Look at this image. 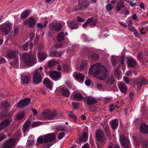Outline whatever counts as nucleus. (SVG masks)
I'll return each instance as SVG.
<instances>
[{"instance_id":"nucleus-31","label":"nucleus","mask_w":148,"mask_h":148,"mask_svg":"<svg viewBox=\"0 0 148 148\" xmlns=\"http://www.w3.org/2000/svg\"><path fill=\"white\" fill-rule=\"evenodd\" d=\"M48 23V21L46 20L45 21L44 24H42L41 23H39L36 26L39 29H43V28H45L46 27Z\"/></svg>"},{"instance_id":"nucleus-35","label":"nucleus","mask_w":148,"mask_h":148,"mask_svg":"<svg viewBox=\"0 0 148 148\" xmlns=\"http://www.w3.org/2000/svg\"><path fill=\"white\" fill-rule=\"evenodd\" d=\"M124 6L125 5L123 2L122 1H120L118 3L116 6V10L118 11H120L121 8L124 7Z\"/></svg>"},{"instance_id":"nucleus-44","label":"nucleus","mask_w":148,"mask_h":148,"mask_svg":"<svg viewBox=\"0 0 148 148\" xmlns=\"http://www.w3.org/2000/svg\"><path fill=\"white\" fill-rule=\"evenodd\" d=\"M61 55V54L59 53H58L56 52H53L52 49L50 52V56L52 57H59Z\"/></svg>"},{"instance_id":"nucleus-37","label":"nucleus","mask_w":148,"mask_h":148,"mask_svg":"<svg viewBox=\"0 0 148 148\" xmlns=\"http://www.w3.org/2000/svg\"><path fill=\"white\" fill-rule=\"evenodd\" d=\"M29 13L30 11L29 10L24 11L21 14V18L22 19L27 18L29 16Z\"/></svg>"},{"instance_id":"nucleus-5","label":"nucleus","mask_w":148,"mask_h":148,"mask_svg":"<svg viewBox=\"0 0 148 148\" xmlns=\"http://www.w3.org/2000/svg\"><path fill=\"white\" fill-rule=\"evenodd\" d=\"M119 140L121 145L125 148H128L130 145V142L128 139L125 138L121 135L119 136Z\"/></svg>"},{"instance_id":"nucleus-15","label":"nucleus","mask_w":148,"mask_h":148,"mask_svg":"<svg viewBox=\"0 0 148 148\" xmlns=\"http://www.w3.org/2000/svg\"><path fill=\"white\" fill-rule=\"evenodd\" d=\"M147 84H148V81L147 79L142 78L137 80L136 84L138 86V88L139 89L143 85Z\"/></svg>"},{"instance_id":"nucleus-49","label":"nucleus","mask_w":148,"mask_h":148,"mask_svg":"<svg viewBox=\"0 0 148 148\" xmlns=\"http://www.w3.org/2000/svg\"><path fill=\"white\" fill-rule=\"evenodd\" d=\"M65 134L64 132H61L59 133L58 136V137L60 139H62L65 135Z\"/></svg>"},{"instance_id":"nucleus-30","label":"nucleus","mask_w":148,"mask_h":148,"mask_svg":"<svg viewBox=\"0 0 148 148\" xmlns=\"http://www.w3.org/2000/svg\"><path fill=\"white\" fill-rule=\"evenodd\" d=\"M59 63L58 61L51 60L48 62V66L49 68H51L52 66L58 64Z\"/></svg>"},{"instance_id":"nucleus-60","label":"nucleus","mask_w":148,"mask_h":148,"mask_svg":"<svg viewBox=\"0 0 148 148\" xmlns=\"http://www.w3.org/2000/svg\"><path fill=\"white\" fill-rule=\"evenodd\" d=\"M116 107V106L113 105H111L109 107L110 110V111H112L113 109Z\"/></svg>"},{"instance_id":"nucleus-46","label":"nucleus","mask_w":148,"mask_h":148,"mask_svg":"<svg viewBox=\"0 0 148 148\" xmlns=\"http://www.w3.org/2000/svg\"><path fill=\"white\" fill-rule=\"evenodd\" d=\"M29 45V42H27L25 44L23 45L21 49L23 50H27V49L28 46Z\"/></svg>"},{"instance_id":"nucleus-63","label":"nucleus","mask_w":148,"mask_h":148,"mask_svg":"<svg viewBox=\"0 0 148 148\" xmlns=\"http://www.w3.org/2000/svg\"><path fill=\"white\" fill-rule=\"evenodd\" d=\"M6 137V136L4 134L0 136V141L3 140Z\"/></svg>"},{"instance_id":"nucleus-7","label":"nucleus","mask_w":148,"mask_h":148,"mask_svg":"<svg viewBox=\"0 0 148 148\" xmlns=\"http://www.w3.org/2000/svg\"><path fill=\"white\" fill-rule=\"evenodd\" d=\"M49 74L50 77L54 81L59 79L61 76V73L56 71H51L49 72Z\"/></svg>"},{"instance_id":"nucleus-47","label":"nucleus","mask_w":148,"mask_h":148,"mask_svg":"<svg viewBox=\"0 0 148 148\" xmlns=\"http://www.w3.org/2000/svg\"><path fill=\"white\" fill-rule=\"evenodd\" d=\"M42 123L41 122L36 121L34 122L32 124V126L33 127H34L38 126L41 125Z\"/></svg>"},{"instance_id":"nucleus-1","label":"nucleus","mask_w":148,"mask_h":148,"mask_svg":"<svg viewBox=\"0 0 148 148\" xmlns=\"http://www.w3.org/2000/svg\"><path fill=\"white\" fill-rule=\"evenodd\" d=\"M90 75L93 74L96 78L102 80H104L107 77V72L106 68L100 63L92 65L88 71Z\"/></svg>"},{"instance_id":"nucleus-42","label":"nucleus","mask_w":148,"mask_h":148,"mask_svg":"<svg viewBox=\"0 0 148 148\" xmlns=\"http://www.w3.org/2000/svg\"><path fill=\"white\" fill-rule=\"evenodd\" d=\"M21 81L23 83H27L28 82L29 79L27 77L24 75L22 76Z\"/></svg>"},{"instance_id":"nucleus-51","label":"nucleus","mask_w":148,"mask_h":148,"mask_svg":"<svg viewBox=\"0 0 148 148\" xmlns=\"http://www.w3.org/2000/svg\"><path fill=\"white\" fill-rule=\"evenodd\" d=\"M106 10L108 11L111 10L113 8V6L110 4H108L106 5Z\"/></svg>"},{"instance_id":"nucleus-39","label":"nucleus","mask_w":148,"mask_h":148,"mask_svg":"<svg viewBox=\"0 0 148 148\" xmlns=\"http://www.w3.org/2000/svg\"><path fill=\"white\" fill-rule=\"evenodd\" d=\"M88 138L87 134L85 132L82 133V136L80 138V140L81 141H86Z\"/></svg>"},{"instance_id":"nucleus-43","label":"nucleus","mask_w":148,"mask_h":148,"mask_svg":"<svg viewBox=\"0 0 148 148\" xmlns=\"http://www.w3.org/2000/svg\"><path fill=\"white\" fill-rule=\"evenodd\" d=\"M9 105V103L6 101H3L1 104V108L5 109Z\"/></svg>"},{"instance_id":"nucleus-17","label":"nucleus","mask_w":148,"mask_h":148,"mask_svg":"<svg viewBox=\"0 0 148 148\" xmlns=\"http://www.w3.org/2000/svg\"><path fill=\"white\" fill-rule=\"evenodd\" d=\"M11 121L8 119H5L0 123V130L4 129L8 126L10 124Z\"/></svg>"},{"instance_id":"nucleus-9","label":"nucleus","mask_w":148,"mask_h":148,"mask_svg":"<svg viewBox=\"0 0 148 148\" xmlns=\"http://www.w3.org/2000/svg\"><path fill=\"white\" fill-rule=\"evenodd\" d=\"M42 77L40 73L36 71H35L33 73V80L34 82L37 84L39 83L42 81Z\"/></svg>"},{"instance_id":"nucleus-34","label":"nucleus","mask_w":148,"mask_h":148,"mask_svg":"<svg viewBox=\"0 0 148 148\" xmlns=\"http://www.w3.org/2000/svg\"><path fill=\"white\" fill-rule=\"evenodd\" d=\"M24 112H21L18 113L15 116L14 119L15 120H19L23 118L24 116Z\"/></svg>"},{"instance_id":"nucleus-8","label":"nucleus","mask_w":148,"mask_h":148,"mask_svg":"<svg viewBox=\"0 0 148 148\" xmlns=\"http://www.w3.org/2000/svg\"><path fill=\"white\" fill-rule=\"evenodd\" d=\"M96 20L94 19L93 18L91 17L87 20L83 25L82 27L83 28H85L88 26V24H90V27H94L96 25Z\"/></svg>"},{"instance_id":"nucleus-20","label":"nucleus","mask_w":148,"mask_h":148,"mask_svg":"<svg viewBox=\"0 0 148 148\" xmlns=\"http://www.w3.org/2000/svg\"><path fill=\"white\" fill-rule=\"evenodd\" d=\"M18 54V52L17 51H9L7 55V57L8 58L12 59L14 57H16V56Z\"/></svg>"},{"instance_id":"nucleus-59","label":"nucleus","mask_w":148,"mask_h":148,"mask_svg":"<svg viewBox=\"0 0 148 148\" xmlns=\"http://www.w3.org/2000/svg\"><path fill=\"white\" fill-rule=\"evenodd\" d=\"M73 107L75 109H76L78 106V104L77 103H72Z\"/></svg>"},{"instance_id":"nucleus-27","label":"nucleus","mask_w":148,"mask_h":148,"mask_svg":"<svg viewBox=\"0 0 148 148\" xmlns=\"http://www.w3.org/2000/svg\"><path fill=\"white\" fill-rule=\"evenodd\" d=\"M38 58L40 62H42L47 56V55L42 53H38Z\"/></svg>"},{"instance_id":"nucleus-22","label":"nucleus","mask_w":148,"mask_h":148,"mask_svg":"<svg viewBox=\"0 0 148 148\" xmlns=\"http://www.w3.org/2000/svg\"><path fill=\"white\" fill-rule=\"evenodd\" d=\"M119 88L120 91L124 93L127 91V86L124 83H120L119 85Z\"/></svg>"},{"instance_id":"nucleus-4","label":"nucleus","mask_w":148,"mask_h":148,"mask_svg":"<svg viewBox=\"0 0 148 148\" xmlns=\"http://www.w3.org/2000/svg\"><path fill=\"white\" fill-rule=\"evenodd\" d=\"M12 27V24L10 23L7 22L1 25L0 29L4 34L6 35L10 32L11 30Z\"/></svg>"},{"instance_id":"nucleus-56","label":"nucleus","mask_w":148,"mask_h":148,"mask_svg":"<svg viewBox=\"0 0 148 148\" xmlns=\"http://www.w3.org/2000/svg\"><path fill=\"white\" fill-rule=\"evenodd\" d=\"M51 145L50 143L45 144L43 145V148H50Z\"/></svg>"},{"instance_id":"nucleus-52","label":"nucleus","mask_w":148,"mask_h":148,"mask_svg":"<svg viewBox=\"0 0 148 148\" xmlns=\"http://www.w3.org/2000/svg\"><path fill=\"white\" fill-rule=\"evenodd\" d=\"M128 26L129 28L132 31L134 32L136 30L135 29L134 27L132 25H130V24H128Z\"/></svg>"},{"instance_id":"nucleus-12","label":"nucleus","mask_w":148,"mask_h":148,"mask_svg":"<svg viewBox=\"0 0 148 148\" xmlns=\"http://www.w3.org/2000/svg\"><path fill=\"white\" fill-rule=\"evenodd\" d=\"M36 23V20L32 17H30L24 23V25L31 28L34 27Z\"/></svg>"},{"instance_id":"nucleus-13","label":"nucleus","mask_w":148,"mask_h":148,"mask_svg":"<svg viewBox=\"0 0 148 148\" xmlns=\"http://www.w3.org/2000/svg\"><path fill=\"white\" fill-rule=\"evenodd\" d=\"M96 138L98 141H104L105 138L103 132L100 130H97L96 132Z\"/></svg>"},{"instance_id":"nucleus-58","label":"nucleus","mask_w":148,"mask_h":148,"mask_svg":"<svg viewBox=\"0 0 148 148\" xmlns=\"http://www.w3.org/2000/svg\"><path fill=\"white\" fill-rule=\"evenodd\" d=\"M119 23L121 26L122 27H127V25L126 24L123 22H119Z\"/></svg>"},{"instance_id":"nucleus-61","label":"nucleus","mask_w":148,"mask_h":148,"mask_svg":"<svg viewBox=\"0 0 148 148\" xmlns=\"http://www.w3.org/2000/svg\"><path fill=\"white\" fill-rule=\"evenodd\" d=\"M35 36V33H31L30 35V39L31 41H32L33 40V38Z\"/></svg>"},{"instance_id":"nucleus-28","label":"nucleus","mask_w":148,"mask_h":148,"mask_svg":"<svg viewBox=\"0 0 148 148\" xmlns=\"http://www.w3.org/2000/svg\"><path fill=\"white\" fill-rule=\"evenodd\" d=\"M68 34L67 33H65L64 34L63 32H61L59 33L58 36L57 40L58 41H61L63 40L65 37V36H66Z\"/></svg>"},{"instance_id":"nucleus-54","label":"nucleus","mask_w":148,"mask_h":148,"mask_svg":"<svg viewBox=\"0 0 148 148\" xmlns=\"http://www.w3.org/2000/svg\"><path fill=\"white\" fill-rule=\"evenodd\" d=\"M77 19L78 22H84L85 21V20L84 19L80 17H77Z\"/></svg>"},{"instance_id":"nucleus-14","label":"nucleus","mask_w":148,"mask_h":148,"mask_svg":"<svg viewBox=\"0 0 148 148\" xmlns=\"http://www.w3.org/2000/svg\"><path fill=\"white\" fill-rule=\"evenodd\" d=\"M73 76L76 80L81 83H82L84 81V76L80 73H74Z\"/></svg>"},{"instance_id":"nucleus-45","label":"nucleus","mask_w":148,"mask_h":148,"mask_svg":"<svg viewBox=\"0 0 148 148\" xmlns=\"http://www.w3.org/2000/svg\"><path fill=\"white\" fill-rule=\"evenodd\" d=\"M114 82V78L113 76H112L110 78L108 79V80L107 82V83L109 85H111L113 84Z\"/></svg>"},{"instance_id":"nucleus-3","label":"nucleus","mask_w":148,"mask_h":148,"mask_svg":"<svg viewBox=\"0 0 148 148\" xmlns=\"http://www.w3.org/2000/svg\"><path fill=\"white\" fill-rule=\"evenodd\" d=\"M55 137V136L53 133L48 134L38 137L37 142L40 143L48 142L53 140Z\"/></svg>"},{"instance_id":"nucleus-48","label":"nucleus","mask_w":148,"mask_h":148,"mask_svg":"<svg viewBox=\"0 0 148 148\" xmlns=\"http://www.w3.org/2000/svg\"><path fill=\"white\" fill-rule=\"evenodd\" d=\"M82 39L85 41H90V40H89V38L88 36L85 34H83L82 37Z\"/></svg>"},{"instance_id":"nucleus-55","label":"nucleus","mask_w":148,"mask_h":148,"mask_svg":"<svg viewBox=\"0 0 148 148\" xmlns=\"http://www.w3.org/2000/svg\"><path fill=\"white\" fill-rule=\"evenodd\" d=\"M91 83V81L90 80L88 79H87L85 82V84L87 86L90 85Z\"/></svg>"},{"instance_id":"nucleus-62","label":"nucleus","mask_w":148,"mask_h":148,"mask_svg":"<svg viewBox=\"0 0 148 148\" xmlns=\"http://www.w3.org/2000/svg\"><path fill=\"white\" fill-rule=\"evenodd\" d=\"M131 17L133 19L136 21L137 19V16L136 14H134Z\"/></svg>"},{"instance_id":"nucleus-29","label":"nucleus","mask_w":148,"mask_h":148,"mask_svg":"<svg viewBox=\"0 0 148 148\" xmlns=\"http://www.w3.org/2000/svg\"><path fill=\"white\" fill-rule=\"evenodd\" d=\"M114 72L115 75L119 80V79L121 77V71L118 68H116L114 69Z\"/></svg>"},{"instance_id":"nucleus-2","label":"nucleus","mask_w":148,"mask_h":148,"mask_svg":"<svg viewBox=\"0 0 148 148\" xmlns=\"http://www.w3.org/2000/svg\"><path fill=\"white\" fill-rule=\"evenodd\" d=\"M21 59L28 66H31L36 62L35 54L29 55L26 53H23L21 56Z\"/></svg>"},{"instance_id":"nucleus-50","label":"nucleus","mask_w":148,"mask_h":148,"mask_svg":"<svg viewBox=\"0 0 148 148\" xmlns=\"http://www.w3.org/2000/svg\"><path fill=\"white\" fill-rule=\"evenodd\" d=\"M92 58L95 60H97L99 59V56L96 54H93L92 56Z\"/></svg>"},{"instance_id":"nucleus-38","label":"nucleus","mask_w":148,"mask_h":148,"mask_svg":"<svg viewBox=\"0 0 148 148\" xmlns=\"http://www.w3.org/2000/svg\"><path fill=\"white\" fill-rule=\"evenodd\" d=\"M62 94L64 96L66 97H68L70 95L69 91L64 88H63L62 89Z\"/></svg>"},{"instance_id":"nucleus-18","label":"nucleus","mask_w":148,"mask_h":148,"mask_svg":"<svg viewBox=\"0 0 148 148\" xmlns=\"http://www.w3.org/2000/svg\"><path fill=\"white\" fill-rule=\"evenodd\" d=\"M62 25L59 23H52L50 24L49 27L56 31L60 30L61 29Z\"/></svg>"},{"instance_id":"nucleus-36","label":"nucleus","mask_w":148,"mask_h":148,"mask_svg":"<svg viewBox=\"0 0 148 148\" xmlns=\"http://www.w3.org/2000/svg\"><path fill=\"white\" fill-rule=\"evenodd\" d=\"M119 57L114 56H112L111 58V62L112 65L115 66L116 64V60L119 58Z\"/></svg>"},{"instance_id":"nucleus-32","label":"nucleus","mask_w":148,"mask_h":148,"mask_svg":"<svg viewBox=\"0 0 148 148\" xmlns=\"http://www.w3.org/2000/svg\"><path fill=\"white\" fill-rule=\"evenodd\" d=\"M87 62L85 60H83L82 61V64L80 67L79 70L80 71L84 69L87 66Z\"/></svg>"},{"instance_id":"nucleus-10","label":"nucleus","mask_w":148,"mask_h":148,"mask_svg":"<svg viewBox=\"0 0 148 148\" xmlns=\"http://www.w3.org/2000/svg\"><path fill=\"white\" fill-rule=\"evenodd\" d=\"M84 100L87 104L90 106H92L95 104L97 101L95 98L91 96H88L85 97Z\"/></svg>"},{"instance_id":"nucleus-26","label":"nucleus","mask_w":148,"mask_h":148,"mask_svg":"<svg viewBox=\"0 0 148 148\" xmlns=\"http://www.w3.org/2000/svg\"><path fill=\"white\" fill-rule=\"evenodd\" d=\"M43 83L46 85L47 87L51 90H52V84L50 81L47 78H45L43 81Z\"/></svg>"},{"instance_id":"nucleus-19","label":"nucleus","mask_w":148,"mask_h":148,"mask_svg":"<svg viewBox=\"0 0 148 148\" xmlns=\"http://www.w3.org/2000/svg\"><path fill=\"white\" fill-rule=\"evenodd\" d=\"M127 63L128 66L133 67L136 65L137 62L136 60L134 58L129 57L127 58Z\"/></svg>"},{"instance_id":"nucleus-11","label":"nucleus","mask_w":148,"mask_h":148,"mask_svg":"<svg viewBox=\"0 0 148 148\" xmlns=\"http://www.w3.org/2000/svg\"><path fill=\"white\" fill-rule=\"evenodd\" d=\"M31 100L29 98L25 99L18 103L17 105L18 108L25 107L28 105L30 103Z\"/></svg>"},{"instance_id":"nucleus-40","label":"nucleus","mask_w":148,"mask_h":148,"mask_svg":"<svg viewBox=\"0 0 148 148\" xmlns=\"http://www.w3.org/2000/svg\"><path fill=\"white\" fill-rule=\"evenodd\" d=\"M33 136L31 135L30 137H29L28 140V141L27 143V146L30 147H31L33 144L34 143V140L33 139H30L31 137L33 138Z\"/></svg>"},{"instance_id":"nucleus-64","label":"nucleus","mask_w":148,"mask_h":148,"mask_svg":"<svg viewBox=\"0 0 148 148\" xmlns=\"http://www.w3.org/2000/svg\"><path fill=\"white\" fill-rule=\"evenodd\" d=\"M123 79L125 82L127 83L128 84L129 82V80L127 77H123Z\"/></svg>"},{"instance_id":"nucleus-25","label":"nucleus","mask_w":148,"mask_h":148,"mask_svg":"<svg viewBox=\"0 0 148 148\" xmlns=\"http://www.w3.org/2000/svg\"><path fill=\"white\" fill-rule=\"evenodd\" d=\"M140 131L145 134L148 133V126L145 124H142L140 127Z\"/></svg>"},{"instance_id":"nucleus-23","label":"nucleus","mask_w":148,"mask_h":148,"mask_svg":"<svg viewBox=\"0 0 148 148\" xmlns=\"http://www.w3.org/2000/svg\"><path fill=\"white\" fill-rule=\"evenodd\" d=\"M79 5L84 8H87L89 5V2L86 0H79Z\"/></svg>"},{"instance_id":"nucleus-33","label":"nucleus","mask_w":148,"mask_h":148,"mask_svg":"<svg viewBox=\"0 0 148 148\" xmlns=\"http://www.w3.org/2000/svg\"><path fill=\"white\" fill-rule=\"evenodd\" d=\"M29 128V124L28 123H26L24 124L23 128V131L24 133V135L25 136V134L27 132Z\"/></svg>"},{"instance_id":"nucleus-6","label":"nucleus","mask_w":148,"mask_h":148,"mask_svg":"<svg viewBox=\"0 0 148 148\" xmlns=\"http://www.w3.org/2000/svg\"><path fill=\"white\" fill-rule=\"evenodd\" d=\"M16 140L14 139H10L5 141L4 143V148H13L15 146Z\"/></svg>"},{"instance_id":"nucleus-24","label":"nucleus","mask_w":148,"mask_h":148,"mask_svg":"<svg viewBox=\"0 0 148 148\" xmlns=\"http://www.w3.org/2000/svg\"><path fill=\"white\" fill-rule=\"evenodd\" d=\"M111 126L112 130H116L118 125V121L117 119L112 120L111 121Z\"/></svg>"},{"instance_id":"nucleus-57","label":"nucleus","mask_w":148,"mask_h":148,"mask_svg":"<svg viewBox=\"0 0 148 148\" xmlns=\"http://www.w3.org/2000/svg\"><path fill=\"white\" fill-rule=\"evenodd\" d=\"M108 148H120V147L118 145H114L112 144L109 146Z\"/></svg>"},{"instance_id":"nucleus-16","label":"nucleus","mask_w":148,"mask_h":148,"mask_svg":"<svg viewBox=\"0 0 148 148\" xmlns=\"http://www.w3.org/2000/svg\"><path fill=\"white\" fill-rule=\"evenodd\" d=\"M69 27L71 29H76L78 27L79 23L76 21H68Z\"/></svg>"},{"instance_id":"nucleus-53","label":"nucleus","mask_w":148,"mask_h":148,"mask_svg":"<svg viewBox=\"0 0 148 148\" xmlns=\"http://www.w3.org/2000/svg\"><path fill=\"white\" fill-rule=\"evenodd\" d=\"M107 30L106 29H105L103 30H102L101 31V36L103 34V36L104 37H106L108 35L107 34L106 35L105 33H106V32H107Z\"/></svg>"},{"instance_id":"nucleus-41","label":"nucleus","mask_w":148,"mask_h":148,"mask_svg":"<svg viewBox=\"0 0 148 148\" xmlns=\"http://www.w3.org/2000/svg\"><path fill=\"white\" fill-rule=\"evenodd\" d=\"M66 113L68 115L69 117L73 119L75 121H76V116H75L72 112L68 111H67Z\"/></svg>"},{"instance_id":"nucleus-21","label":"nucleus","mask_w":148,"mask_h":148,"mask_svg":"<svg viewBox=\"0 0 148 148\" xmlns=\"http://www.w3.org/2000/svg\"><path fill=\"white\" fill-rule=\"evenodd\" d=\"M71 99L75 100H81L83 99V96L79 94L75 93L71 95Z\"/></svg>"}]
</instances>
